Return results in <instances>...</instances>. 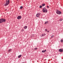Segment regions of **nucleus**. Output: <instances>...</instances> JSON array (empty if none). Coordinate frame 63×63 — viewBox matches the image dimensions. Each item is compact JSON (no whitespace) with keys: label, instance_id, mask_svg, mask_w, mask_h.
I'll return each instance as SVG.
<instances>
[{"label":"nucleus","instance_id":"nucleus-1","mask_svg":"<svg viewBox=\"0 0 63 63\" xmlns=\"http://www.w3.org/2000/svg\"><path fill=\"white\" fill-rule=\"evenodd\" d=\"M9 3H10V1L9 0H6V3L5 4V6L8 5V4Z\"/></svg>","mask_w":63,"mask_h":63},{"label":"nucleus","instance_id":"nucleus-2","mask_svg":"<svg viewBox=\"0 0 63 63\" xmlns=\"http://www.w3.org/2000/svg\"><path fill=\"white\" fill-rule=\"evenodd\" d=\"M43 12L44 13H47V10L46 9V8L45 7H44L43 8V10H42Z\"/></svg>","mask_w":63,"mask_h":63},{"label":"nucleus","instance_id":"nucleus-3","mask_svg":"<svg viewBox=\"0 0 63 63\" xmlns=\"http://www.w3.org/2000/svg\"><path fill=\"white\" fill-rule=\"evenodd\" d=\"M6 21V20L5 19L1 18L0 19V23H2V22H5Z\"/></svg>","mask_w":63,"mask_h":63},{"label":"nucleus","instance_id":"nucleus-4","mask_svg":"<svg viewBox=\"0 0 63 63\" xmlns=\"http://www.w3.org/2000/svg\"><path fill=\"white\" fill-rule=\"evenodd\" d=\"M56 13L57 14H58V15H60L61 14V12L59 11V10H57L56 11Z\"/></svg>","mask_w":63,"mask_h":63},{"label":"nucleus","instance_id":"nucleus-5","mask_svg":"<svg viewBox=\"0 0 63 63\" xmlns=\"http://www.w3.org/2000/svg\"><path fill=\"white\" fill-rule=\"evenodd\" d=\"M21 18V16H19L17 17V19H19Z\"/></svg>","mask_w":63,"mask_h":63},{"label":"nucleus","instance_id":"nucleus-6","mask_svg":"<svg viewBox=\"0 0 63 63\" xmlns=\"http://www.w3.org/2000/svg\"><path fill=\"white\" fill-rule=\"evenodd\" d=\"M59 51L60 52H62L63 51V49H60L59 50Z\"/></svg>","mask_w":63,"mask_h":63},{"label":"nucleus","instance_id":"nucleus-7","mask_svg":"<svg viewBox=\"0 0 63 63\" xmlns=\"http://www.w3.org/2000/svg\"><path fill=\"white\" fill-rule=\"evenodd\" d=\"M40 14H39L37 13L36 15V16L37 17H39L40 16Z\"/></svg>","mask_w":63,"mask_h":63},{"label":"nucleus","instance_id":"nucleus-8","mask_svg":"<svg viewBox=\"0 0 63 63\" xmlns=\"http://www.w3.org/2000/svg\"><path fill=\"white\" fill-rule=\"evenodd\" d=\"M46 35V34L45 33L44 34H41V37H44V36H45V35Z\"/></svg>","mask_w":63,"mask_h":63},{"label":"nucleus","instance_id":"nucleus-9","mask_svg":"<svg viewBox=\"0 0 63 63\" xmlns=\"http://www.w3.org/2000/svg\"><path fill=\"white\" fill-rule=\"evenodd\" d=\"M46 50H43L42 51V52H43V53L45 52H46Z\"/></svg>","mask_w":63,"mask_h":63},{"label":"nucleus","instance_id":"nucleus-10","mask_svg":"<svg viewBox=\"0 0 63 63\" xmlns=\"http://www.w3.org/2000/svg\"><path fill=\"white\" fill-rule=\"evenodd\" d=\"M12 51V49H10L8 50V51L9 52H10V51Z\"/></svg>","mask_w":63,"mask_h":63},{"label":"nucleus","instance_id":"nucleus-11","mask_svg":"<svg viewBox=\"0 0 63 63\" xmlns=\"http://www.w3.org/2000/svg\"><path fill=\"white\" fill-rule=\"evenodd\" d=\"M22 56V55H19L18 56V58H20Z\"/></svg>","mask_w":63,"mask_h":63},{"label":"nucleus","instance_id":"nucleus-12","mask_svg":"<svg viewBox=\"0 0 63 63\" xmlns=\"http://www.w3.org/2000/svg\"><path fill=\"white\" fill-rule=\"evenodd\" d=\"M27 26H25L24 27V29H27Z\"/></svg>","mask_w":63,"mask_h":63},{"label":"nucleus","instance_id":"nucleus-13","mask_svg":"<svg viewBox=\"0 0 63 63\" xmlns=\"http://www.w3.org/2000/svg\"><path fill=\"white\" fill-rule=\"evenodd\" d=\"M61 43H63V40L61 39Z\"/></svg>","mask_w":63,"mask_h":63},{"label":"nucleus","instance_id":"nucleus-14","mask_svg":"<svg viewBox=\"0 0 63 63\" xmlns=\"http://www.w3.org/2000/svg\"><path fill=\"white\" fill-rule=\"evenodd\" d=\"M63 20V19H62V18H61L60 19V21H62V20Z\"/></svg>","mask_w":63,"mask_h":63},{"label":"nucleus","instance_id":"nucleus-15","mask_svg":"<svg viewBox=\"0 0 63 63\" xmlns=\"http://www.w3.org/2000/svg\"><path fill=\"white\" fill-rule=\"evenodd\" d=\"M22 8H23V7H22V6H21L20 7V9H22Z\"/></svg>","mask_w":63,"mask_h":63},{"label":"nucleus","instance_id":"nucleus-16","mask_svg":"<svg viewBox=\"0 0 63 63\" xmlns=\"http://www.w3.org/2000/svg\"><path fill=\"white\" fill-rule=\"evenodd\" d=\"M48 23V21H47L45 23V24H47V23Z\"/></svg>","mask_w":63,"mask_h":63},{"label":"nucleus","instance_id":"nucleus-17","mask_svg":"<svg viewBox=\"0 0 63 63\" xmlns=\"http://www.w3.org/2000/svg\"><path fill=\"white\" fill-rule=\"evenodd\" d=\"M34 49L35 50H36V49H37V48H34Z\"/></svg>","mask_w":63,"mask_h":63},{"label":"nucleus","instance_id":"nucleus-18","mask_svg":"<svg viewBox=\"0 0 63 63\" xmlns=\"http://www.w3.org/2000/svg\"><path fill=\"white\" fill-rule=\"evenodd\" d=\"M45 5V4H42V6H44Z\"/></svg>","mask_w":63,"mask_h":63},{"label":"nucleus","instance_id":"nucleus-19","mask_svg":"<svg viewBox=\"0 0 63 63\" xmlns=\"http://www.w3.org/2000/svg\"><path fill=\"white\" fill-rule=\"evenodd\" d=\"M53 36H54V35H52L51 36V38H53Z\"/></svg>","mask_w":63,"mask_h":63},{"label":"nucleus","instance_id":"nucleus-20","mask_svg":"<svg viewBox=\"0 0 63 63\" xmlns=\"http://www.w3.org/2000/svg\"><path fill=\"white\" fill-rule=\"evenodd\" d=\"M21 31L22 32H23V31H24V29H22V30Z\"/></svg>","mask_w":63,"mask_h":63},{"label":"nucleus","instance_id":"nucleus-21","mask_svg":"<svg viewBox=\"0 0 63 63\" xmlns=\"http://www.w3.org/2000/svg\"><path fill=\"white\" fill-rule=\"evenodd\" d=\"M42 6H40V7H39L40 8H42Z\"/></svg>","mask_w":63,"mask_h":63},{"label":"nucleus","instance_id":"nucleus-22","mask_svg":"<svg viewBox=\"0 0 63 63\" xmlns=\"http://www.w3.org/2000/svg\"><path fill=\"white\" fill-rule=\"evenodd\" d=\"M47 8H49V6H47Z\"/></svg>","mask_w":63,"mask_h":63},{"label":"nucleus","instance_id":"nucleus-23","mask_svg":"<svg viewBox=\"0 0 63 63\" xmlns=\"http://www.w3.org/2000/svg\"><path fill=\"white\" fill-rule=\"evenodd\" d=\"M47 29H45L46 31H47Z\"/></svg>","mask_w":63,"mask_h":63},{"label":"nucleus","instance_id":"nucleus-24","mask_svg":"<svg viewBox=\"0 0 63 63\" xmlns=\"http://www.w3.org/2000/svg\"><path fill=\"white\" fill-rule=\"evenodd\" d=\"M49 32V31H47V32H48H48Z\"/></svg>","mask_w":63,"mask_h":63},{"label":"nucleus","instance_id":"nucleus-25","mask_svg":"<svg viewBox=\"0 0 63 63\" xmlns=\"http://www.w3.org/2000/svg\"><path fill=\"white\" fill-rule=\"evenodd\" d=\"M32 36H34V34L32 35Z\"/></svg>","mask_w":63,"mask_h":63},{"label":"nucleus","instance_id":"nucleus-26","mask_svg":"<svg viewBox=\"0 0 63 63\" xmlns=\"http://www.w3.org/2000/svg\"><path fill=\"white\" fill-rule=\"evenodd\" d=\"M47 60V59H46V60H44L45 61V60Z\"/></svg>","mask_w":63,"mask_h":63}]
</instances>
